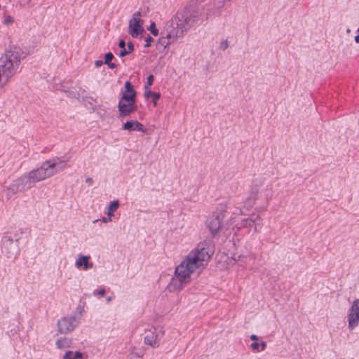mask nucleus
Segmentation results:
<instances>
[{"label":"nucleus","mask_w":359,"mask_h":359,"mask_svg":"<svg viewBox=\"0 0 359 359\" xmlns=\"http://www.w3.org/2000/svg\"><path fill=\"white\" fill-rule=\"evenodd\" d=\"M213 253V246L210 243H203L190 252L176 267L175 272L176 279H172L171 286L176 284L177 280L180 283L189 282L191 274L198 270H202Z\"/></svg>","instance_id":"2"},{"label":"nucleus","mask_w":359,"mask_h":359,"mask_svg":"<svg viewBox=\"0 0 359 359\" xmlns=\"http://www.w3.org/2000/svg\"><path fill=\"white\" fill-rule=\"evenodd\" d=\"M90 257L84 255H79L75 265L77 268H81L84 270H87L89 268L93 267V264L89 262Z\"/></svg>","instance_id":"15"},{"label":"nucleus","mask_w":359,"mask_h":359,"mask_svg":"<svg viewBox=\"0 0 359 359\" xmlns=\"http://www.w3.org/2000/svg\"><path fill=\"white\" fill-rule=\"evenodd\" d=\"M250 339H251L252 341H257V340H258V337H257V335H255V334H252V335L250 336Z\"/></svg>","instance_id":"35"},{"label":"nucleus","mask_w":359,"mask_h":359,"mask_svg":"<svg viewBox=\"0 0 359 359\" xmlns=\"http://www.w3.org/2000/svg\"><path fill=\"white\" fill-rule=\"evenodd\" d=\"M201 15L199 11L185 8L167 21L166 24H171L174 31L182 37L184 32H187L198 20Z\"/></svg>","instance_id":"3"},{"label":"nucleus","mask_w":359,"mask_h":359,"mask_svg":"<svg viewBox=\"0 0 359 359\" xmlns=\"http://www.w3.org/2000/svg\"><path fill=\"white\" fill-rule=\"evenodd\" d=\"M65 161L59 158L47 160L42 163L39 168L30 171L28 175H23L12 182L6 187V194L8 198L13 195L30 189L32 183L38 182L49 178L65 168Z\"/></svg>","instance_id":"1"},{"label":"nucleus","mask_w":359,"mask_h":359,"mask_svg":"<svg viewBox=\"0 0 359 359\" xmlns=\"http://www.w3.org/2000/svg\"><path fill=\"white\" fill-rule=\"evenodd\" d=\"M114 58V55L111 53H107L104 55V64H108Z\"/></svg>","instance_id":"25"},{"label":"nucleus","mask_w":359,"mask_h":359,"mask_svg":"<svg viewBox=\"0 0 359 359\" xmlns=\"http://www.w3.org/2000/svg\"><path fill=\"white\" fill-rule=\"evenodd\" d=\"M266 197H267V198H268V197H271V194H267V195H266Z\"/></svg>","instance_id":"41"},{"label":"nucleus","mask_w":359,"mask_h":359,"mask_svg":"<svg viewBox=\"0 0 359 359\" xmlns=\"http://www.w3.org/2000/svg\"><path fill=\"white\" fill-rule=\"evenodd\" d=\"M76 326L74 317H65L57 323L58 331L62 334H66L72 331Z\"/></svg>","instance_id":"11"},{"label":"nucleus","mask_w":359,"mask_h":359,"mask_svg":"<svg viewBox=\"0 0 359 359\" xmlns=\"http://www.w3.org/2000/svg\"><path fill=\"white\" fill-rule=\"evenodd\" d=\"M208 229L212 236H227L226 226H208Z\"/></svg>","instance_id":"14"},{"label":"nucleus","mask_w":359,"mask_h":359,"mask_svg":"<svg viewBox=\"0 0 359 359\" xmlns=\"http://www.w3.org/2000/svg\"><path fill=\"white\" fill-rule=\"evenodd\" d=\"M140 12H135L129 20V34L134 38L138 36L143 32V21L140 18Z\"/></svg>","instance_id":"9"},{"label":"nucleus","mask_w":359,"mask_h":359,"mask_svg":"<svg viewBox=\"0 0 359 359\" xmlns=\"http://www.w3.org/2000/svg\"><path fill=\"white\" fill-rule=\"evenodd\" d=\"M161 95L160 93H155L153 95V103L154 106H156L157 104V100L160 98Z\"/></svg>","instance_id":"28"},{"label":"nucleus","mask_w":359,"mask_h":359,"mask_svg":"<svg viewBox=\"0 0 359 359\" xmlns=\"http://www.w3.org/2000/svg\"><path fill=\"white\" fill-rule=\"evenodd\" d=\"M259 346H261V347H262V351H263V350L266 348V342L262 341V342L259 344Z\"/></svg>","instance_id":"36"},{"label":"nucleus","mask_w":359,"mask_h":359,"mask_svg":"<svg viewBox=\"0 0 359 359\" xmlns=\"http://www.w3.org/2000/svg\"><path fill=\"white\" fill-rule=\"evenodd\" d=\"M154 94H155L154 92H152L149 89H147V90H146V91L144 93V97H145V98L148 99L151 96L153 97Z\"/></svg>","instance_id":"29"},{"label":"nucleus","mask_w":359,"mask_h":359,"mask_svg":"<svg viewBox=\"0 0 359 359\" xmlns=\"http://www.w3.org/2000/svg\"><path fill=\"white\" fill-rule=\"evenodd\" d=\"M171 26V24L165 23L161 32V36L159 38L158 43L163 48H166L170 44L175 42L177 39L180 37Z\"/></svg>","instance_id":"6"},{"label":"nucleus","mask_w":359,"mask_h":359,"mask_svg":"<svg viewBox=\"0 0 359 359\" xmlns=\"http://www.w3.org/2000/svg\"><path fill=\"white\" fill-rule=\"evenodd\" d=\"M149 30L151 32V33L154 36H158V35L159 32H158V29L156 27V24L154 22H152L150 25Z\"/></svg>","instance_id":"23"},{"label":"nucleus","mask_w":359,"mask_h":359,"mask_svg":"<svg viewBox=\"0 0 359 359\" xmlns=\"http://www.w3.org/2000/svg\"><path fill=\"white\" fill-rule=\"evenodd\" d=\"M266 191H271V185L270 184H266L264 188Z\"/></svg>","instance_id":"37"},{"label":"nucleus","mask_w":359,"mask_h":359,"mask_svg":"<svg viewBox=\"0 0 359 359\" xmlns=\"http://www.w3.org/2000/svg\"><path fill=\"white\" fill-rule=\"evenodd\" d=\"M118 114L121 117H125L137 110L135 100L130 97H121L118 104Z\"/></svg>","instance_id":"8"},{"label":"nucleus","mask_w":359,"mask_h":359,"mask_svg":"<svg viewBox=\"0 0 359 359\" xmlns=\"http://www.w3.org/2000/svg\"><path fill=\"white\" fill-rule=\"evenodd\" d=\"M229 47V43L227 40H223L220 43L219 48L220 49L224 50Z\"/></svg>","instance_id":"27"},{"label":"nucleus","mask_w":359,"mask_h":359,"mask_svg":"<svg viewBox=\"0 0 359 359\" xmlns=\"http://www.w3.org/2000/svg\"><path fill=\"white\" fill-rule=\"evenodd\" d=\"M82 354L79 352L67 351L63 356V359H81Z\"/></svg>","instance_id":"21"},{"label":"nucleus","mask_w":359,"mask_h":359,"mask_svg":"<svg viewBox=\"0 0 359 359\" xmlns=\"http://www.w3.org/2000/svg\"><path fill=\"white\" fill-rule=\"evenodd\" d=\"M355 41L359 43V34L355 36Z\"/></svg>","instance_id":"39"},{"label":"nucleus","mask_w":359,"mask_h":359,"mask_svg":"<svg viewBox=\"0 0 359 359\" xmlns=\"http://www.w3.org/2000/svg\"><path fill=\"white\" fill-rule=\"evenodd\" d=\"M109 67V68L110 69H114L116 67V65L115 63H112V62H108V64H107Z\"/></svg>","instance_id":"34"},{"label":"nucleus","mask_w":359,"mask_h":359,"mask_svg":"<svg viewBox=\"0 0 359 359\" xmlns=\"http://www.w3.org/2000/svg\"><path fill=\"white\" fill-rule=\"evenodd\" d=\"M252 348L254 349V350H257V351H259V344L257 343V341H255L251 345Z\"/></svg>","instance_id":"30"},{"label":"nucleus","mask_w":359,"mask_h":359,"mask_svg":"<svg viewBox=\"0 0 359 359\" xmlns=\"http://www.w3.org/2000/svg\"><path fill=\"white\" fill-rule=\"evenodd\" d=\"M245 224H259L260 222L259 215L257 214H252L249 217L243 220Z\"/></svg>","instance_id":"19"},{"label":"nucleus","mask_w":359,"mask_h":359,"mask_svg":"<svg viewBox=\"0 0 359 359\" xmlns=\"http://www.w3.org/2000/svg\"><path fill=\"white\" fill-rule=\"evenodd\" d=\"M154 78L153 75H149L147 77V84L144 86L145 90L149 89L150 86L152 85V83L154 82Z\"/></svg>","instance_id":"24"},{"label":"nucleus","mask_w":359,"mask_h":359,"mask_svg":"<svg viewBox=\"0 0 359 359\" xmlns=\"http://www.w3.org/2000/svg\"><path fill=\"white\" fill-rule=\"evenodd\" d=\"M104 62H103L102 60H97L95 62V65L96 67H99L102 66Z\"/></svg>","instance_id":"33"},{"label":"nucleus","mask_w":359,"mask_h":359,"mask_svg":"<svg viewBox=\"0 0 359 359\" xmlns=\"http://www.w3.org/2000/svg\"><path fill=\"white\" fill-rule=\"evenodd\" d=\"M235 260L229 258L226 255L222 254L218 257L217 264L220 269H225L232 264Z\"/></svg>","instance_id":"16"},{"label":"nucleus","mask_w":359,"mask_h":359,"mask_svg":"<svg viewBox=\"0 0 359 359\" xmlns=\"http://www.w3.org/2000/svg\"><path fill=\"white\" fill-rule=\"evenodd\" d=\"M71 344H72L71 339L66 338V337L60 339L56 341L57 347L60 349L69 347Z\"/></svg>","instance_id":"20"},{"label":"nucleus","mask_w":359,"mask_h":359,"mask_svg":"<svg viewBox=\"0 0 359 359\" xmlns=\"http://www.w3.org/2000/svg\"><path fill=\"white\" fill-rule=\"evenodd\" d=\"M20 63L18 51L8 50L0 57V88L4 87L16 73Z\"/></svg>","instance_id":"4"},{"label":"nucleus","mask_w":359,"mask_h":359,"mask_svg":"<svg viewBox=\"0 0 359 359\" xmlns=\"http://www.w3.org/2000/svg\"><path fill=\"white\" fill-rule=\"evenodd\" d=\"M125 92L122 94L121 97H130L132 100H135L136 92L133 88L130 82L126 81L125 83Z\"/></svg>","instance_id":"18"},{"label":"nucleus","mask_w":359,"mask_h":359,"mask_svg":"<svg viewBox=\"0 0 359 359\" xmlns=\"http://www.w3.org/2000/svg\"><path fill=\"white\" fill-rule=\"evenodd\" d=\"M13 22V18L11 17V16H8L6 18L5 20H4V23L8 25L9 23H11Z\"/></svg>","instance_id":"32"},{"label":"nucleus","mask_w":359,"mask_h":359,"mask_svg":"<svg viewBox=\"0 0 359 359\" xmlns=\"http://www.w3.org/2000/svg\"><path fill=\"white\" fill-rule=\"evenodd\" d=\"M123 129L128 131H140L142 133L146 132V128L144 126L137 121H130L126 122L123 125Z\"/></svg>","instance_id":"12"},{"label":"nucleus","mask_w":359,"mask_h":359,"mask_svg":"<svg viewBox=\"0 0 359 359\" xmlns=\"http://www.w3.org/2000/svg\"><path fill=\"white\" fill-rule=\"evenodd\" d=\"M107 300V302H110L111 301V297H108Z\"/></svg>","instance_id":"40"},{"label":"nucleus","mask_w":359,"mask_h":359,"mask_svg":"<svg viewBox=\"0 0 359 359\" xmlns=\"http://www.w3.org/2000/svg\"><path fill=\"white\" fill-rule=\"evenodd\" d=\"M233 222L227 219V205L225 203L219 204L215 210L207 217L208 224H222V223Z\"/></svg>","instance_id":"5"},{"label":"nucleus","mask_w":359,"mask_h":359,"mask_svg":"<svg viewBox=\"0 0 359 359\" xmlns=\"http://www.w3.org/2000/svg\"><path fill=\"white\" fill-rule=\"evenodd\" d=\"M257 194V190L252 189L251 196L249 197V198L247 199V203H248L249 206H252L255 203V202L256 201Z\"/></svg>","instance_id":"22"},{"label":"nucleus","mask_w":359,"mask_h":359,"mask_svg":"<svg viewBox=\"0 0 359 359\" xmlns=\"http://www.w3.org/2000/svg\"><path fill=\"white\" fill-rule=\"evenodd\" d=\"M86 184H88L89 186H92V185L93 184L94 181H93V178H92V177H87V178L86 179Z\"/></svg>","instance_id":"31"},{"label":"nucleus","mask_w":359,"mask_h":359,"mask_svg":"<svg viewBox=\"0 0 359 359\" xmlns=\"http://www.w3.org/2000/svg\"><path fill=\"white\" fill-rule=\"evenodd\" d=\"M154 39L151 36H147L145 39V47H149L151 45V43L153 42Z\"/></svg>","instance_id":"26"},{"label":"nucleus","mask_w":359,"mask_h":359,"mask_svg":"<svg viewBox=\"0 0 359 359\" xmlns=\"http://www.w3.org/2000/svg\"><path fill=\"white\" fill-rule=\"evenodd\" d=\"M104 294H105V290H104V289H101V290H99V294H100V296H103Z\"/></svg>","instance_id":"38"},{"label":"nucleus","mask_w":359,"mask_h":359,"mask_svg":"<svg viewBox=\"0 0 359 359\" xmlns=\"http://www.w3.org/2000/svg\"><path fill=\"white\" fill-rule=\"evenodd\" d=\"M118 206L119 203L118 201H114L111 202L108 208L107 217H103L100 221L103 223L111 222L110 219V217L113 215V212L118 209Z\"/></svg>","instance_id":"17"},{"label":"nucleus","mask_w":359,"mask_h":359,"mask_svg":"<svg viewBox=\"0 0 359 359\" xmlns=\"http://www.w3.org/2000/svg\"><path fill=\"white\" fill-rule=\"evenodd\" d=\"M348 329L353 330L359 325V299H355L347 313Z\"/></svg>","instance_id":"7"},{"label":"nucleus","mask_w":359,"mask_h":359,"mask_svg":"<svg viewBox=\"0 0 359 359\" xmlns=\"http://www.w3.org/2000/svg\"><path fill=\"white\" fill-rule=\"evenodd\" d=\"M118 46L120 48H121V50L119 53V56L121 57L130 54L134 50V45L131 41L128 42L127 49H125L126 42L123 39L119 41Z\"/></svg>","instance_id":"13"},{"label":"nucleus","mask_w":359,"mask_h":359,"mask_svg":"<svg viewBox=\"0 0 359 359\" xmlns=\"http://www.w3.org/2000/svg\"><path fill=\"white\" fill-rule=\"evenodd\" d=\"M143 336L144 344L149 345L153 348H156L159 346V341L158 339V332L157 328L150 327L148 329L144 330Z\"/></svg>","instance_id":"10"}]
</instances>
